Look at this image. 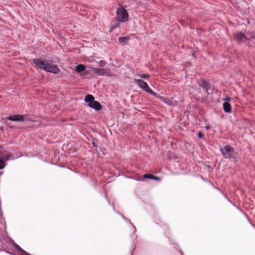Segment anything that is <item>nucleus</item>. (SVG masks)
<instances>
[{
  "instance_id": "f257e3e1",
  "label": "nucleus",
  "mask_w": 255,
  "mask_h": 255,
  "mask_svg": "<svg viewBox=\"0 0 255 255\" xmlns=\"http://www.w3.org/2000/svg\"><path fill=\"white\" fill-rule=\"evenodd\" d=\"M220 151L225 158L230 159L231 160H235L237 158V153L233 147L226 145L224 148H221Z\"/></svg>"
},
{
  "instance_id": "f03ea898",
  "label": "nucleus",
  "mask_w": 255,
  "mask_h": 255,
  "mask_svg": "<svg viewBox=\"0 0 255 255\" xmlns=\"http://www.w3.org/2000/svg\"><path fill=\"white\" fill-rule=\"evenodd\" d=\"M94 97L92 95H88L85 98V101L88 103V106L96 111L102 109V106L99 102L95 101Z\"/></svg>"
},
{
  "instance_id": "7ed1b4c3",
  "label": "nucleus",
  "mask_w": 255,
  "mask_h": 255,
  "mask_svg": "<svg viewBox=\"0 0 255 255\" xmlns=\"http://www.w3.org/2000/svg\"><path fill=\"white\" fill-rule=\"evenodd\" d=\"M117 18L120 22H126L128 18V14L123 7H120L117 10Z\"/></svg>"
},
{
  "instance_id": "20e7f679",
  "label": "nucleus",
  "mask_w": 255,
  "mask_h": 255,
  "mask_svg": "<svg viewBox=\"0 0 255 255\" xmlns=\"http://www.w3.org/2000/svg\"><path fill=\"white\" fill-rule=\"evenodd\" d=\"M91 69L92 72L99 76H110V72L108 69L107 68H98L92 67H89Z\"/></svg>"
},
{
  "instance_id": "39448f33",
  "label": "nucleus",
  "mask_w": 255,
  "mask_h": 255,
  "mask_svg": "<svg viewBox=\"0 0 255 255\" xmlns=\"http://www.w3.org/2000/svg\"><path fill=\"white\" fill-rule=\"evenodd\" d=\"M45 71L54 74H57L60 72V69L56 65L48 62Z\"/></svg>"
},
{
  "instance_id": "423d86ee",
  "label": "nucleus",
  "mask_w": 255,
  "mask_h": 255,
  "mask_svg": "<svg viewBox=\"0 0 255 255\" xmlns=\"http://www.w3.org/2000/svg\"><path fill=\"white\" fill-rule=\"evenodd\" d=\"M33 61L37 68L45 70L48 62L39 59H35Z\"/></svg>"
},
{
  "instance_id": "0eeeda50",
  "label": "nucleus",
  "mask_w": 255,
  "mask_h": 255,
  "mask_svg": "<svg viewBox=\"0 0 255 255\" xmlns=\"http://www.w3.org/2000/svg\"><path fill=\"white\" fill-rule=\"evenodd\" d=\"M157 98L169 106H174L177 104L176 101L171 98H169L168 97H163L161 96H158Z\"/></svg>"
},
{
  "instance_id": "6e6552de",
  "label": "nucleus",
  "mask_w": 255,
  "mask_h": 255,
  "mask_svg": "<svg viewBox=\"0 0 255 255\" xmlns=\"http://www.w3.org/2000/svg\"><path fill=\"white\" fill-rule=\"evenodd\" d=\"M8 120L13 122L23 121L24 118L22 115L15 114L9 116L8 118Z\"/></svg>"
},
{
  "instance_id": "1a4fd4ad",
  "label": "nucleus",
  "mask_w": 255,
  "mask_h": 255,
  "mask_svg": "<svg viewBox=\"0 0 255 255\" xmlns=\"http://www.w3.org/2000/svg\"><path fill=\"white\" fill-rule=\"evenodd\" d=\"M234 35L236 37V40L238 42H243L247 39L245 34L242 32H237Z\"/></svg>"
},
{
  "instance_id": "9d476101",
  "label": "nucleus",
  "mask_w": 255,
  "mask_h": 255,
  "mask_svg": "<svg viewBox=\"0 0 255 255\" xmlns=\"http://www.w3.org/2000/svg\"><path fill=\"white\" fill-rule=\"evenodd\" d=\"M144 92L149 93L154 97H158L157 94L153 92L148 86L147 83L144 82Z\"/></svg>"
},
{
  "instance_id": "9b49d317",
  "label": "nucleus",
  "mask_w": 255,
  "mask_h": 255,
  "mask_svg": "<svg viewBox=\"0 0 255 255\" xmlns=\"http://www.w3.org/2000/svg\"><path fill=\"white\" fill-rule=\"evenodd\" d=\"M145 178L150 179L152 180H155L157 181H159L160 180V178L159 177L155 176L150 174H144V179Z\"/></svg>"
},
{
  "instance_id": "f8f14e48",
  "label": "nucleus",
  "mask_w": 255,
  "mask_h": 255,
  "mask_svg": "<svg viewBox=\"0 0 255 255\" xmlns=\"http://www.w3.org/2000/svg\"><path fill=\"white\" fill-rule=\"evenodd\" d=\"M86 69V67L83 64H79L75 68V70L77 73H80L84 71Z\"/></svg>"
},
{
  "instance_id": "ddd939ff",
  "label": "nucleus",
  "mask_w": 255,
  "mask_h": 255,
  "mask_svg": "<svg viewBox=\"0 0 255 255\" xmlns=\"http://www.w3.org/2000/svg\"><path fill=\"white\" fill-rule=\"evenodd\" d=\"M223 108L225 112H231V105L229 103H224Z\"/></svg>"
},
{
  "instance_id": "4468645a",
  "label": "nucleus",
  "mask_w": 255,
  "mask_h": 255,
  "mask_svg": "<svg viewBox=\"0 0 255 255\" xmlns=\"http://www.w3.org/2000/svg\"><path fill=\"white\" fill-rule=\"evenodd\" d=\"M135 81L141 89H143V81L142 79L135 80Z\"/></svg>"
},
{
  "instance_id": "2eb2a0df",
  "label": "nucleus",
  "mask_w": 255,
  "mask_h": 255,
  "mask_svg": "<svg viewBox=\"0 0 255 255\" xmlns=\"http://www.w3.org/2000/svg\"><path fill=\"white\" fill-rule=\"evenodd\" d=\"M201 85L203 88H204L206 91H207L209 86L208 84L206 83L205 81L202 80L201 81Z\"/></svg>"
},
{
  "instance_id": "dca6fc26",
  "label": "nucleus",
  "mask_w": 255,
  "mask_h": 255,
  "mask_svg": "<svg viewBox=\"0 0 255 255\" xmlns=\"http://www.w3.org/2000/svg\"><path fill=\"white\" fill-rule=\"evenodd\" d=\"M128 39L126 37H120L119 38V41L121 43H124L128 40Z\"/></svg>"
},
{
  "instance_id": "f3484780",
  "label": "nucleus",
  "mask_w": 255,
  "mask_h": 255,
  "mask_svg": "<svg viewBox=\"0 0 255 255\" xmlns=\"http://www.w3.org/2000/svg\"><path fill=\"white\" fill-rule=\"evenodd\" d=\"M5 164L3 160L0 159V169H3L5 167Z\"/></svg>"
},
{
  "instance_id": "a211bd4d",
  "label": "nucleus",
  "mask_w": 255,
  "mask_h": 255,
  "mask_svg": "<svg viewBox=\"0 0 255 255\" xmlns=\"http://www.w3.org/2000/svg\"><path fill=\"white\" fill-rule=\"evenodd\" d=\"M99 64L100 66L103 67L106 65V62L104 60H101L99 62Z\"/></svg>"
},
{
  "instance_id": "6ab92c4d",
  "label": "nucleus",
  "mask_w": 255,
  "mask_h": 255,
  "mask_svg": "<svg viewBox=\"0 0 255 255\" xmlns=\"http://www.w3.org/2000/svg\"><path fill=\"white\" fill-rule=\"evenodd\" d=\"M203 136H204V134L202 133H201V132H199L198 133V137H199V138H201Z\"/></svg>"
},
{
  "instance_id": "aec40b11",
  "label": "nucleus",
  "mask_w": 255,
  "mask_h": 255,
  "mask_svg": "<svg viewBox=\"0 0 255 255\" xmlns=\"http://www.w3.org/2000/svg\"><path fill=\"white\" fill-rule=\"evenodd\" d=\"M206 128L207 129H208L210 128V127L209 126H207L206 127Z\"/></svg>"
},
{
  "instance_id": "412c9836",
  "label": "nucleus",
  "mask_w": 255,
  "mask_h": 255,
  "mask_svg": "<svg viewBox=\"0 0 255 255\" xmlns=\"http://www.w3.org/2000/svg\"><path fill=\"white\" fill-rule=\"evenodd\" d=\"M148 76H149L148 75L144 74V78H145L146 77H148Z\"/></svg>"
},
{
  "instance_id": "4be33fe9",
  "label": "nucleus",
  "mask_w": 255,
  "mask_h": 255,
  "mask_svg": "<svg viewBox=\"0 0 255 255\" xmlns=\"http://www.w3.org/2000/svg\"><path fill=\"white\" fill-rule=\"evenodd\" d=\"M119 25H116V26H113V28H112V29L116 28Z\"/></svg>"
}]
</instances>
